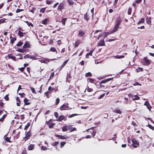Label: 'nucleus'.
I'll return each mask as SVG.
<instances>
[{
	"label": "nucleus",
	"mask_w": 154,
	"mask_h": 154,
	"mask_svg": "<svg viewBox=\"0 0 154 154\" xmlns=\"http://www.w3.org/2000/svg\"><path fill=\"white\" fill-rule=\"evenodd\" d=\"M38 61L40 62L41 63H44L47 64L51 61H53L54 59H50L48 58L41 57L40 58H38Z\"/></svg>",
	"instance_id": "obj_1"
},
{
	"label": "nucleus",
	"mask_w": 154,
	"mask_h": 154,
	"mask_svg": "<svg viewBox=\"0 0 154 154\" xmlns=\"http://www.w3.org/2000/svg\"><path fill=\"white\" fill-rule=\"evenodd\" d=\"M38 56H35V55H30L28 54L24 56V58H29L31 59H32L33 60H37L38 59V57H37Z\"/></svg>",
	"instance_id": "obj_2"
},
{
	"label": "nucleus",
	"mask_w": 154,
	"mask_h": 154,
	"mask_svg": "<svg viewBox=\"0 0 154 154\" xmlns=\"http://www.w3.org/2000/svg\"><path fill=\"white\" fill-rule=\"evenodd\" d=\"M132 146L134 148H136L139 145V144L137 141L133 138L131 139Z\"/></svg>",
	"instance_id": "obj_3"
},
{
	"label": "nucleus",
	"mask_w": 154,
	"mask_h": 154,
	"mask_svg": "<svg viewBox=\"0 0 154 154\" xmlns=\"http://www.w3.org/2000/svg\"><path fill=\"white\" fill-rule=\"evenodd\" d=\"M68 104H63V105H62L60 107V109L61 110L69 109V107L68 106Z\"/></svg>",
	"instance_id": "obj_4"
},
{
	"label": "nucleus",
	"mask_w": 154,
	"mask_h": 154,
	"mask_svg": "<svg viewBox=\"0 0 154 154\" xmlns=\"http://www.w3.org/2000/svg\"><path fill=\"white\" fill-rule=\"evenodd\" d=\"M114 112L116 113L117 114L121 115L122 114V112L120 110L119 107L115 108L113 110Z\"/></svg>",
	"instance_id": "obj_5"
},
{
	"label": "nucleus",
	"mask_w": 154,
	"mask_h": 154,
	"mask_svg": "<svg viewBox=\"0 0 154 154\" xmlns=\"http://www.w3.org/2000/svg\"><path fill=\"white\" fill-rule=\"evenodd\" d=\"M71 126H65L63 127L62 128V130L63 131H67L68 130H70V127Z\"/></svg>",
	"instance_id": "obj_6"
},
{
	"label": "nucleus",
	"mask_w": 154,
	"mask_h": 154,
	"mask_svg": "<svg viewBox=\"0 0 154 154\" xmlns=\"http://www.w3.org/2000/svg\"><path fill=\"white\" fill-rule=\"evenodd\" d=\"M97 46H103L105 45L104 41L103 40H101L98 41L97 43Z\"/></svg>",
	"instance_id": "obj_7"
},
{
	"label": "nucleus",
	"mask_w": 154,
	"mask_h": 154,
	"mask_svg": "<svg viewBox=\"0 0 154 154\" xmlns=\"http://www.w3.org/2000/svg\"><path fill=\"white\" fill-rule=\"evenodd\" d=\"M56 137H58L60 139H68L69 138V137L66 136H62L59 135H57Z\"/></svg>",
	"instance_id": "obj_8"
},
{
	"label": "nucleus",
	"mask_w": 154,
	"mask_h": 154,
	"mask_svg": "<svg viewBox=\"0 0 154 154\" xmlns=\"http://www.w3.org/2000/svg\"><path fill=\"white\" fill-rule=\"evenodd\" d=\"M144 105L146 106L149 110H150V109L152 108V106H150L149 103L147 101H146L145 102L144 104Z\"/></svg>",
	"instance_id": "obj_9"
},
{
	"label": "nucleus",
	"mask_w": 154,
	"mask_h": 154,
	"mask_svg": "<svg viewBox=\"0 0 154 154\" xmlns=\"http://www.w3.org/2000/svg\"><path fill=\"white\" fill-rule=\"evenodd\" d=\"M119 26L115 25L112 30L109 32V34H111L117 31L118 28H119Z\"/></svg>",
	"instance_id": "obj_10"
},
{
	"label": "nucleus",
	"mask_w": 154,
	"mask_h": 154,
	"mask_svg": "<svg viewBox=\"0 0 154 154\" xmlns=\"http://www.w3.org/2000/svg\"><path fill=\"white\" fill-rule=\"evenodd\" d=\"M30 132H28L26 135L25 137L24 138L25 141H26L28 140L30 136Z\"/></svg>",
	"instance_id": "obj_11"
},
{
	"label": "nucleus",
	"mask_w": 154,
	"mask_h": 154,
	"mask_svg": "<svg viewBox=\"0 0 154 154\" xmlns=\"http://www.w3.org/2000/svg\"><path fill=\"white\" fill-rule=\"evenodd\" d=\"M51 122V119H50V121H47V124L48 125V126H49V127L50 128H52L53 126H54V123H50Z\"/></svg>",
	"instance_id": "obj_12"
},
{
	"label": "nucleus",
	"mask_w": 154,
	"mask_h": 154,
	"mask_svg": "<svg viewBox=\"0 0 154 154\" xmlns=\"http://www.w3.org/2000/svg\"><path fill=\"white\" fill-rule=\"evenodd\" d=\"M84 18L87 21H88L90 18L89 15L87 13H86L84 15Z\"/></svg>",
	"instance_id": "obj_13"
},
{
	"label": "nucleus",
	"mask_w": 154,
	"mask_h": 154,
	"mask_svg": "<svg viewBox=\"0 0 154 154\" xmlns=\"http://www.w3.org/2000/svg\"><path fill=\"white\" fill-rule=\"evenodd\" d=\"M66 117L63 116L61 115L59 117L56 119V120L59 121H61L63 120Z\"/></svg>",
	"instance_id": "obj_14"
},
{
	"label": "nucleus",
	"mask_w": 154,
	"mask_h": 154,
	"mask_svg": "<svg viewBox=\"0 0 154 154\" xmlns=\"http://www.w3.org/2000/svg\"><path fill=\"white\" fill-rule=\"evenodd\" d=\"M64 7V4L60 3L58 6L57 10L59 11L61 10Z\"/></svg>",
	"instance_id": "obj_15"
},
{
	"label": "nucleus",
	"mask_w": 154,
	"mask_h": 154,
	"mask_svg": "<svg viewBox=\"0 0 154 154\" xmlns=\"http://www.w3.org/2000/svg\"><path fill=\"white\" fill-rule=\"evenodd\" d=\"M85 35V32L81 30H80L79 31L78 35L80 37H82Z\"/></svg>",
	"instance_id": "obj_16"
},
{
	"label": "nucleus",
	"mask_w": 154,
	"mask_h": 154,
	"mask_svg": "<svg viewBox=\"0 0 154 154\" xmlns=\"http://www.w3.org/2000/svg\"><path fill=\"white\" fill-rule=\"evenodd\" d=\"M81 41L80 40L76 41L75 42V47H77L78 46V45L81 42Z\"/></svg>",
	"instance_id": "obj_17"
},
{
	"label": "nucleus",
	"mask_w": 154,
	"mask_h": 154,
	"mask_svg": "<svg viewBox=\"0 0 154 154\" xmlns=\"http://www.w3.org/2000/svg\"><path fill=\"white\" fill-rule=\"evenodd\" d=\"M29 101V100L27 99L26 98H24L23 101L24 103V104L25 105H29L30 103L28 102Z\"/></svg>",
	"instance_id": "obj_18"
},
{
	"label": "nucleus",
	"mask_w": 154,
	"mask_h": 154,
	"mask_svg": "<svg viewBox=\"0 0 154 154\" xmlns=\"http://www.w3.org/2000/svg\"><path fill=\"white\" fill-rule=\"evenodd\" d=\"M121 22H122V20H121V19H117L116 20V24L115 25L119 26L120 25V24L121 23Z\"/></svg>",
	"instance_id": "obj_19"
},
{
	"label": "nucleus",
	"mask_w": 154,
	"mask_h": 154,
	"mask_svg": "<svg viewBox=\"0 0 154 154\" xmlns=\"http://www.w3.org/2000/svg\"><path fill=\"white\" fill-rule=\"evenodd\" d=\"M34 148V145L33 144H31L28 146V149L29 150H31L33 149Z\"/></svg>",
	"instance_id": "obj_20"
},
{
	"label": "nucleus",
	"mask_w": 154,
	"mask_h": 154,
	"mask_svg": "<svg viewBox=\"0 0 154 154\" xmlns=\"http://www.w3.org/2000/svg\"><path fill=\"white\" fill-rule=\"evenodd\" d=\"M144 60L146 63V65H148L150 64V62L149 60H148L146 57H144Z\"/></svg>",
	"instance_id": "obj_21"
},
{
	"label": "nucleus",
	"mask_w": 154,
	"mask_h": 154,
	"mask_svg": "<svg viewBox=\"0 0 154 154\" xmlns=\"http://www.w3.org/2000/svg\"><path fill=\"white\" fill-rule=\"evenodd\" d=\"M29 44L28 42H26L24 44L23 47L24 48H28L29 46Z\"/></svg>",
	"instance_id": "obj_22"
},
{
	"label": "nucleus",
	"mask_w": 154,
	"mask_h": 154,
	"mask_svg": "<svg viewBox=\"0 0 154 154\" xmlns=\"http://www.w3.org/2000/svg\"><path fill=\"white\" fill-rule=\"evenodd\" d=\"M93 51H94V50H91L90 52L87 53L86 55V58H88V56L89 55H91V56L92 55V53Z\"/></svg>",
	"instance_id": "obj_23"
},
{
	"label": "nucleus",
	"mask_w": 154,
	"mask_h": 154,
	"mask_svg": "<svg viewBox=\"0 0 154 154\" xmlns=\"http://www.w3.org/2000/svg\"><path fill=\"white\" fill-rule=\"evenodd\" d=\"M67 18H64L61 20V22L64 26L65 25V22Z\"/></svg>",
	"instance_id": "obj_24"
},
{
	"label": "nucleus",
	"mask_w": 154,
	"mask_h": 154,
	"mask_svg": "<svg viewBox=\"0 0 154 154\" xmlns=\"http://www.w3.org/2000/svg\"><path fill=\"white\" fill-rule=\"evenodd\" d=\"M113 57L117 58V59H120L124 57V56L123 55H117V56H113Z\"/></svg>",
	"instance_id": "obj_25"
},
{
	"label": "nucleus",
	"mask_w": 154,
	"mask_h": 154,
	"mask_svg": "<svg viewBox=\"0 0 154 154\" xmlns=\"http://www.w3.org/2000/svg\"><path fill=\"white\" fill-rule=\"evenodd\" d=\"M10 38L11 39V42L12 43V44H13L14 43V41L16 40V39L15 37L12 38L11 36L10 37Z\"/></svg>",
	"instance_id": "obj_26"
},
{
	"label": "nucleus",
	"mask_w": 154,
	"mask_h": 154,
	"mask_svg": "<svg viewBox=\"0 0 154 154\" xmlns=\"http://www.w3.org/2000/svg\"><path fill=\"white\" fill-rule=\"evenodd\" d=\"M49 20L48 19H45L42 21V23L44 24H46L47 22H48Z\"/></svg>",
	"instance_id": "obj_27"
},
{
	"label": "nucleus",
	"mask_w": 154,
	"mask_h": 154,
	"mask_svg": "<svg viewBox=\"0 0 154 154\" xmlns=\"http://www.w3.org/2000/svg\"><path fill=\"white\" fill-rule=\"evenodd\" d=\"M136 71L137 72H142L143 71V68L138 67L137 69H136Z\"/></svg>",
	"instance_id": "obj_28"
},
{
	"label": "nucleus",
	"mask_w": 154,
	"mask_h": 154,
	"mask_svg": "<svg viewBox=\"0 0 154 154\" xmlns=\"http://www.w3.org/2000/svg\"><path fill=\"white\" fill-rule=\"evenodd\" d=\"M146 20L147 23H148L149 24L151 23V21L150 18H146Z\"/></svg>",
	"instance_id": "obj_29"
},
{
	"label": "nucleus",
	"mask_w": 154,
	"mask_h": 154,
	"mask_svg": "<svg viewBox=\"0 0 154 154\" xmlns=\"http://www.w3.org/2000/svg\"><path fill=\"white\" fill-rule=\"evenodd\" d=\"M134 97L133 98L132 100H138L139 99L140 97H138L137 95H134Z\"/></svg>",
	"instance_id": "obj_30"
},
{
	"label": "nucleus",
	"mask_w": 154,
	"mask_h": 154,
	"mask_svg": "<svg viewBox=\"0 0 154 154\" xmlns=\"http://www.w3.org/2000/svg\"><path fill=\"white\" fill-rule=\"evenodd\" d=\"M16 100H17V105L18 106H19L20 105V100L19 98L18 97H17L16 98Z\"/></svg>",
	"instance_id": "obj_31"
},
{
	"label": "nucleus",
	"mask_w": 154,
	"mask_h": 154,
	"mask_svg": "<svg viewBox=\"0 0 154 154\" xmlns=\"http://www.w3.org/2000/svg\"><path fill=\"white\" fill-rule=\"evenodd\" d=\"M108 34L109 35V32H106L103 33V37L105 38L106 37Z\"/></svg>",
	"instance_id": "obj_32"
},
{
	"label": "nucleus",
	"mask_w": 154,
	"mask_h": 154,
	"mask_svg": "<svg viewBox=\"0 0 154 154\" xmlns=\"http://www.w3.org/2000/svg\"><path fill=\"white\" fill-rule=\"evenodd\" d=\"M8 57L9 58L11 59L14 60H15L16 59L15 57L14 56H12V54L9 55H8Z\"/></svg>",
	"instance_id": "obj_33"
},
{
	"label": "nucleus",
	"mask_w": 154,
	"mask_h": 154,
	"mask_svg": "<svg viewBox=\"0 0 154 154\" xmlns=\"http://www.w3.org/2000/svg\"><path fill=\"white\" fill-rule=\"evenodd\" d=\"M68 61V59L65 60L63 63L62 65H61L62 67H64L65 65L67 63Z\"/></svg>",
	"instance_id": "obj_34"
},
{
	"label": "nucleus",
	"mask_w": 154,
	"mask_h": 154,
	"mask_svg": "<svg viewBox=\"0 0 154 154\" xmlns=\"http://www.w3.org/2000/svg\"><path fill=\"white\" fill-rule=\"evenodd\" d=\"M144 18H141L140 20L138 22V24H139L140 23H143L144 22Z\"/></svg>",
	"instance_id": "obj_35"
},
{
	"label": "nucleus",
	"mask_w": 154,
	"mask_h": 154,
	"mask_svg": "<svg viewBox=\"0 0 154 154\" xmlns=\"http://www.w3.org/2000/svg\"><path fill=\"white\" fill-rule=\"evenodd\" d=\"M6 115L5 114L3 115L2 117L0 119V121L3 122L4 121L5 118L6 117Z\"/></svg>",
	"instance_id": "obj_36"
},
{
	"label": "nucleus",
	"mask_w": 154,
	"mask_h": 154,
	"mask_svg": "<svg viewBox=\"0 0 154 154\" xmlns=\"http://www.w3.org/2000/svg\"><path fill=\"white\" fill-rule=\"evenodd\" d=\"M60 102V99L59 98H57L56 100L55 105H57Z\"/></svg>",
	"instance_id": "obj_37"
},
{
	"label": "nucleus",
	"mask_w": 154,
	"mask_h": 154,
	"mask_svg": "<svg viewBox=\"0 0 154 154\" xmlns=\"http://www.w3.org/2000/svg\"><path fill=\"white\" fill-rule=\"evenodd\" d=\"M18 35L20 37H22L23 36V34L22 32H21L20 30L18 33Z\"/></svg>",
	"instance_id": "obj_38"
},
{
	"label": "nucleus",
	"mask_w": 154,
	"mask_h": 154,
	"mask_svg": "<svg viewBox=\"0 0 154 154\" xmlns=\"http://www.w3.org/2000/svg\"><path fill=\"white\" fill-rule=\"evenodd\" d=\"M67 2L70 5H72L73 4L74 2L72 1V0H68Z\"/></svg>",
	"instance_id": "obj_39"
},
{
	"label": "nucleus",
	"mask_w": 154,
	"mask_h": 154,
	"mask_svg": "<svg viewBox=\"0 0 154 154\" xmlns=\"http://www.w3.org/2000/svg\"><path fill=\"white\" fill-rule=\"evenodd\" d=\"M53 0H50V1H49L48 0H47L46 1V3L47 4H50L53 3Z\"/></svg>",
	"instance_id": "obj_40"
},
{
	"label": "nucleus",
	"mask_w": 154,
	"mask_h": 154,
	"mask_svg": "<svg viewBox=\"0 0 154 154\" xmlns=\"http://www.w3.org/2000/svg\"><path fill=\"white\" fill-rule=\"evenodd\" d=\"M23 44V43L22 42H19L17 44V46L18 47L21 46Z\"/></svg>",
	"instance_id": "obj_41"
},
{
	"label": "nucleus",
	"mask_w": 154,
	"mask_h": 154,
	"mask_svg": "<svg viewBox=\"0 0 154 154\" xmlns=\"http://www.w3.org/2000/svg\"><path fill=\"white\" fill-rule=\"evenodd\" d=\"M88 81L91 83H93L94 82V80L92 78H89L88 79Z\"/></svg>",
	"instance_id": "obj_42"
},
{
	"label": "nucleus",
	"mask_w": 154,
	"mask_h": 154,
	"mask_svg": "<svg viewBox=\"0 0 154 154\" xmlns=\"http://www.w3.org/2000/svg\"><path fill=\"white\" fill-rule=\"evenodd\" d=\"M91 73L90 72H88V73H86L85 75L86 77H88V76H91Z\"/></svg>",
	"instance_id": "obj_43"
},
{
	"label": "nucleus",
	"mask_w": 154,
	"mask_h": 154,
	"mask_svg": "<svg viewBox=\"0 0 154 154\" xmlns=\"http://www.w3.org/2000/svg\"><path fill=\"white\" fill-rule=\"evenodd\" d=\"M66 143L65 142H62L60 143L61 147H62Z\"/></svg>",
	"instance_id": "obj_44"
},
{
	"label": "nucleus",
	"mask_w": 154,
	"mask_h": 154,
	"mask_svg": "<svg viewBox=\"0 0 154 154\" xmlns=\"http://www.w3.org/2000/svg\"><path fill=\"white\" fill-rule=\"evenodd\" d=\"M113 79V78H108V79H107L104 80H105V82H106L108 81H109L112 80Z\"/></svg>",
	"instance_id": "obj_45"
},
{
	"label": "nucleus",
	"mask_w": 154,
	"mask_h": 154,
	"mask_svg": "<svg viewBox=\"0 0 154 154\" xmlns=\"http://www.w3.org/2000/svg\"><path fill=\"white\" fill-rule=\"evenodd\" d=\"M70 132H72L74 131H76V128H71L70 127Z\"/></svg>",
	"instance_id": "obj_46"
},
{
	"label": "nucleus",
	"mask_w": 154,
	"mask_h": 154,
	"mask_svg": "<svg viewBox=\"0 0 154 154\" xmlns=\"http://www.w3.org/2000/svg\"><path fill=\"white\" fill-rule=\"evenodd\" d=\"M94 8H93L91 10V13H92V19H93V16H94Z\"/></svg>",
	"instance_id": "obj_47"
},
{
	"label": "nucleus",
	"mask_w": 154,
	"mask_h": 154,
	"mask_svg": "<svg viewBox=\"0 0 154 154\" xmlns=\"http://www.w3.org/2000/svg\"><path fill=\"white\" fill-rule=\"evenodd\" d=\"M31 90L32 91V93H33L36 94V92H35V89L33 88H31Z\"/></svg>",
	"instance_id": "obj_48"
},
{
	"label": "nucleus",
	"mask_w": 154,
	"mask_h": 154,
	"mask_svg": "<svg viewBox=\"0 0 154 154\" xmlns=\"http://www.w3.org/2000/svg\"><path fill=\"white\" fill-rule=\"evenodd\" d=\"M30 126V124L29 123H28L25 126L24 129L25 130L26 129H27Z\"/></svg>",
	"instance_id": "obj_49"
},
{
	"label": "nucleus",
	"mask_w": 154,
	"mask_h": 154,
	"mask_svg": "<svg viewBox=\"0 0 154 154\" xmlns=\"http://www.w3.org/2000/svg\"><path fill=\"white\" fill-rule=\"evenodd\" d=\"M41 149L43 150H46L47 149V148L46 147L43 146H42L41 147Z\"/></svg>",
	"instance_id": "obj_50"
},
{
	"label": "nucleus",
	"mask_w": 154,
	"mask_h": 154,
	"mask_svg": "<svg viewBox=\"0 0 154 154\" xmlns=\"http://www.w3.org/2000/svg\"><path fill=\"white\" fill-rule=\"evenodd\" d=\"M128 14L129 15H130L131 14V8H129L128 9Z\"/></svg>",
	"instance_id": "obj_51"
},
{
	"label": "nucleus",
	"mask_w": 154,
	"mask_h": 154,
	"mask_svg": "<svg viewBox=\"0 0 154 154\" xmlns=\"http://www.w3.org/2000/svg\"><path fill=\"white\" fill-rule=\"evenodd\" d=\"M5 20V19H2L0 20V24L4 23Z\"/></svg>",
	"instance_id": "obj_52"
},
{
	"label": "nucleus",
	"mask_w": 154,
	"mask_h": 154,
	"mask_svg": "<svg viewBox=\"0 0 154 154\" xmlns=\"http://www.w3.org/2000/svg\"><path fill=\"white\" fill-rule=\"evenodd\" d=\"M59 143V142L58 141L54 143H53L52 145L54 146H55Z\"/></svg>",
	"instance_id": "obj_53"
},
{
	"label": "nucleus",
	"mask_w": 154,
	"mask_h": 154,
	"mask_svg": "<svg viewBox=\"0 0 154 154\" xmlns=\"http://www.w3.org/2000/svg\"><path fill=\"white\" fill-rule=\"evenodd\" d=\"M148 126L149 127V128H150L152 130H154V127L152 126L151 125L149 124L148 125Z\"/></svg>",
	"instance_id": "obj_54"
},
{
	"label": "nucleus",
	"mask_w": 154,
	"mask_h": 154,
	"mask_svg": "<svg viewBox=\"0 0 154 154\" xmlns=\"http://www.w3.org/2000/svg\"><path fill=\"white\" fill-rule=\"evenodd\" d=\"M76 115H77V114H72V115H69V116H68V118H72V117H73L74 116H76Z\"/></svg>",
	"instance_id": "obj_55"
},
{
	"label": "nucleus",
	"mask_w": 154,
	"mask_h": 154,
	"mask_svg": "<svg viewBox=\"0 0 154 154\" xmlns=\"http://www.w3.org/2000/svg\"><path fill=\"white\" fill-rule=\"evenodd\" d=\"M10 138L8 137H6L5 138V140L8 142H9L10 141Z\"/></svg>",
	"instance_id": "obj_56"
},
{
	"label": "nucleus",
	"mask_w": 154,
	"mask_h": 154,
	"mask_svg": "<svg viewBox=\"0 0 154 154\" xmlns=\"http://www.w3.org/2000/svg\"><path fill=\"white\" fill-rule=\"evenodd\" d=\"M45 8H41L40 10V12H41L44 13L45 12Z\"/></svg>",
	"instance_id": "obj_57"
},
{
	"label": "nucleus",
	"mask_w": 154,
	"mask_h": 154,
	"mask_svg": "<svg viewBox=\"0 0 154 154\" xmlns=\"http://www.w3.org/2000/svg\"><path fill=\"white\" fill-rule=\"evenodd\" d=\"M26 23H27V24L29 26H32V23L30 22H29L28 21H26L25 22Z\"/></svg>",
	"instance_id": "obj_58"
},
{
	"label": "nucleus",
	"mask_w": 154,
	"mask_h": 154,
	"mask_svg": "<svg viewBox=\"0 0 154 154\" xmlns=\"http://www.w3.org/2000/svg\"><path fill=\"white\" fill-rule=\"evenodd\" d=\"M54 115L56 118H57L58 117V114L57 112H55L54 113Z\"/></svg>",
	"instance_id": "obj_59"
},
{
	"label": "nucleus",
	"mask_w": 154,
	"mask_h": 154,
	"mask_svg": "<svg viewBox=\"0 0 154 154\" xmlns=\"http://www.w3.org/2000/svg\"><path fill=\"white\" fill-rule=\"evenodd\" d=\"M4 98L6 100H8L9 99L8 95H6L4 97Z\"/></svg>",
	"instance_id": "obj_60"
},
{
	"label": "nucleus",
	"mask_w": 154,
	"mask_h": 154,
	"mask_svg": "<svg viewBox=\"0 0 154 154\" xmlns=\"http://www.w3.org/2000/svg\"><path fill=\"white\" fill-rule=\"evenodd\" d=\"M23 10V9H17L16 11V13H18L20 11H21Z\"/></svg>",
	"instance_id": "obj_61"
},
{
	"label": "nucleus",
	"mask_w": 154,
	"mask_h": 154,
	"mask_svg": "<svg viewBox=\"0 0 154 154\" xmlns=\"http://www.w3.org/2000/svg\"><path fill=\"white\" fill-rule=\"evenodd\" d=\"M50 50L53 52H55L56 51V49L54 48H51Z\"/></svg>",
	"instance_id": "obj_62"
},
{
	"label": "nucleus",
	"mask_w": 154,
	"mask_h": 154,
	"mask_svg": "<svg viewBox=\"0 0 154 154\" xmlns=\"http://www.w3.org/2000/svg\"><path fill=\"white\" fill-rule=\"evenodd\" d=\"M96 134V132L95 131H93L92 132L91 134L93 137H94L95 136Z\"/></svg>",
	"instance_id": "obj_63"
},
{
	"label": "nucleus",
	"mask_w": 154,
	"mask_h": 154,
	"mask_svg": "<svg viewBox=\"0 0 154 154\" xmlns=\"http://www.w3.org/2000/svg\"><path fill=\"white\" fill-rule=\"evenodd\" d=\"M87 91L89 92H91L92 91V90L89 87H88L87 88Z\"/></svg>",
	"instance_id": "obj_64"
}]
</instances>
